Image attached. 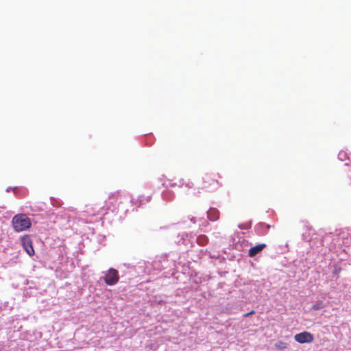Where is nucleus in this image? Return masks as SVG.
Here are the masks:
<instances>
[{"label":"nucleus","mask_w":351,"mask_h":351,"mask_svg":"<svg viewBox=\"0 0 351 351\" xmlns=\"http://www.w3.org/2000/svg\"><path fill=\"white\" fill-rule=\"evenodd\" d=\"M12 225L15 232H20L28 230L32 221L25 214H17L13 217Z\"/></svg>","instance_id":"f257e3e1"},{"label":"nucleus","mask_w":351,"mask_h":351,"mask_svg":"<svg viewBox=\"0 0 351 351\" xmlns=\"http://www.w3.org/2000/svg\"><path fill=\"white\" fill-rule=\"evenodd\" d=\"M219 176L216 173H207L204 175L202 178V185L199 189L202 190L211 191L217 189L219 186Z\"/></svg>","instance_id":"f03ea898"},{"label":"nucleus","mask_w":351,"mask_h":351,"mask_svg":"<svg viewBox=\"0 0 351 351\" xmlns=\"http://www.w3.org/2000/svg\"><path fill=\"white\" fill-rule=\"evenodd\" d=\"M121 195L119 192L110 193L108 199L105 201V205L103 207L105 210V213L108 210L112 212L116 211L118 209L119 204L121 203Z\"/></svg>","instance_id":"7ed1b4c3"},{"label":"nucleus","mask_w":351,"mask_h":351,"mask_svg":"<svg viewBox=\"0 0 351 351\" xmlns=\"http://www.w3.org/2000/svg\"><path fill=\"white\" fill-rule=\"evenodd\" d=\"M119 280V272L114 268L109 269L105 274L104 280L106 285L112 286L116 285Z\"/></svg>","instance_id":"20e7f679"},{"label":"nucleus","mask_w":351,"mask_h":351,"mask_svg":"<svg viewBox=\"0 0 351 351\" xmlns=\"http://www.w3.org/2000/svg\"><path fill=\"white\" fill-rule=\"evenodd\" d=\"M21 243L24 249V250L27 252V254L32 256L35 254V251L33 247V241L29 235H24L21 237Z\"/></svg>","instance_id":"39448f33"},{"label":"nucleus","mask_w":351,"mask_h":351,"mask_svg":"<svg viewBox=\"0 0 351 351\" xmlns=\"http://www.w3.org/2000/svg\"><path fill=\"white\" fill-rule=\"evenodd\" d=\"M295 340L300 343H311L313 341V335L309 332H302L294 337Z\"/></svg>","instance_id":"423d86ee"},{"label":"nucleus","mask_w":351,"mask_h":351,"mask_svg":"<svg viewBox=\"0 0 351 351\" xmlns=\"http://www.w3.org/2000/svg\"><path fill=\"white\" fill-rule=\"evenodd\" d=\"M266 247L265 243H259L255 246L251 247L249 250L248 255L250 257H254L257 254L261 252Z\"/></svg>","instance_id":"0eeeda50"},{"label":"nucleus","mask_w":351,"mask_h":351,"mask_svg":"<svg viewBox=\"0 0 351 351\" xmlns=\"http://www.w3.org/2000/svg\"><path fill=\"white\" fill-rule=\"evenodd\" d=\"M208 218L210 220V221H217L219 219V215H220V213H219V211L215 208H210L208 213Z\"/></svg>","instance_id":"6e6552de"},{"label":"nucleus","mask_w":351,"mask_h":351,"mask_svg":"<svg viewBox=\"0 0 351 351\" xmlns=\"http://www.w3.org/2000/svg\"><path fill=\"white\" fill-rule=\"evenodd\" d=\"M289 343L282 341H278L275 343V347L277 350H283L288 348Z\"/></svg>","instance_id":"1a4fd4ad"},{"label":"nucleus","mask_w":351,"mask_h":351,"mask_svg":"<svg viewBox=\"0 0 351 351\" xmlns=\"http://www.w3.org/2000/svg\"><path fill=\"white\" fill-rule=\"evenodd\" d=\"M254 313H255V311H254V310H252V311H251L250 312H249V313H247L244 314V315H243V317H248V316H250V315H254Z\"/></svg>","instance_id":"9d476101"},{"label":"nucleus","mask_w":351,"mask_h":351,"mask_svg":"<svg viewBox=\"0 0 351 351\" xmlns=\"http://www.w3.org/2000/svg\"><path fill=\"white\" fill-rule=\"evenodd\" d=\"M317 307L316 308V309H318L319 308H321V307H323V304L322 302H319L318 304H317Z\"/></svg>","instance_id":"9b49d317"}]
</instances>
